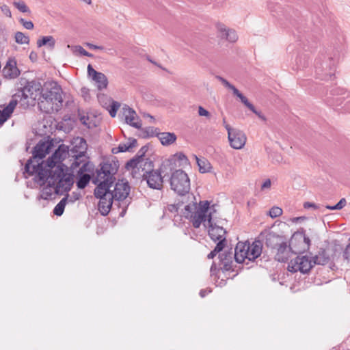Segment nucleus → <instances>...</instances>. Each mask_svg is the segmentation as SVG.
<instances>
[{
    "label": "nucleus",
    "mask_w": 350,
    "mask_h": 350,
    "mask_svg": "<svg viewBox=\"0 0 350 350\" xmlns=\"http://www.w3.org/2000/svg\"><path fill=\"white\" fill-rule=\"evenodd\" d=\"M29 58H30L32 61L36 60V58H37V55H36V53L32 51V52L30 53V55H29Z\"/></svg>",
    "instance_id": "nucleus-62"
},
{
    "label": "nucleus",
    "mask_w": 350,
    "mask_h": 350,
    "mask_svg": "<svg viewBox=\"0 0 350 350\" xmlns=\"http://www.w3.org/2000/svg\"><path fill=\"white\" fill-rule=\"evenodd\" d=\"M220 262L222 267H221L225 271H229L232 267V253L224 252L219 255Z\"/></svg>",
    "instance_id": "nucleus-27"
},
{
    "label": "nucleus",
    "mask_w": 350,
    "mask_h": 350,
    "mask_svg": "<svg viewBox=\"0 0 350 350\" xmlns=\"http://www.w3.org/2000/svg\"><path fill=\"white\" fill-rule=\"evenodd\" d=\"M180 204L178 203L177 204H170L167 206V209L169 211L172 213H176L178 212V209L180 208Z\"/></svg>",
    "instance_id": "nucleus-51"
},
{
    "label": "nucleus",
    "mask_w": 350,
    "mask_h": 350,
    "mask_svg": "<svg viewBox=\"0 0 350 350\" xmlns=\"http://www.w3.org/2000/svg\"><path fill=\"white\" fill-rule=\"evenodd\" d=\"M116 172L117 168L110 163H103L100 165V168L96 170V174L93 180V183L97 185L94 189L96 198L109 197L113 194L110 187L116 180L114 175Z\"/></svg>",
    "instance_id": "nucleus-3"
},
{
    "label": "nucleus",
    "mask_w": 350,
    "mask_h": 350,
    "mask_svg": "<svg viewBox=\"0 0 350 350\" xmlns=\"http://www.w3.org/2000/svg\"><path fill=\"white\" fill-rule=\"evenodd\" d=\"M92 80L96 82L98 89L100 90L105 89L107 87V85H108L107 78L102 72H100Z\"/></svg>",
    "instance_id": "nucleus-33"
},
{
    "label": "nucleus",
    "mask_w": 350,
    "mask_h": 350,
    "mask_svg": "<svg viewBox=\"0 0 350 350\" xmlns=\"http://www.w3.org/2000/svg\"><path fill=\"white\" fill-rule=\"evenodd\" d=\"M72 148L69 150L70 154H85L87 150V144L82 137H77L72 142Z\"/></svg>",
    "instance_id": "nucleus-23"
},
{
    "label": "nucleus",
    "mask_w": 350,
    "mask_h": 350,
    "mask_svg": "<svg viewBox=\"0 0 350 350\" xmlns=\"http://www.w3.org/2000/svg\"><path fill=\"white\" fill-rule=\"evenodd\" d=\"M291 253V248L284 241L275 249V259L278 262L287 260Z\"/></svg>",
    "instance_id": "nucleus-19"
},
{
    "label": "nucleus",
    "mask_w": 350,
    "mask_h": 350,
    "mask_svg": "<svg viewBox=\"0 0 350 350\" xmlns=\"http://www.w3.org/2000/svg\"><path fill=\"white\" fill-rule=\"evenodd\" d=\"M282 214V209L278 206L272 207L269 213V216L271 218H275L280 216Z\"/></svg>",
    "instance_id": "nucleus-44"
},
{
    "label": "nucleus",
    "mask_w": 350,
    "mask_h": 350,
    "mask_svg": "<svg viewBox=\"0 0 350 350\" xmlns=\"http://www.w3.org/2000/svg\"><path fill=\"white\" fill-rule=\"evenodd\" d=\"M176 162H178V166H185L189 164L187 157L182 152L175 154L171 159H168L165 163L162 165V170L170 169L172 170L176 166Z\"/></svg>",
    "instance_id": "nucleus-16"
},
{
    "label": "nucleus",
    "mask_w": 350,
    "mask_h": 350,
    "mask_svg": "<svg viewBox=\"0 0 350 350\" xmlns=\"http://www.w3.org/2000/svg\"><path fill=\"white\" fill-rule=\"evenodd\" d=\"M344 257L350 260V243L347 245L345 252H344Z\"/></svg>",
    "instance_id": "nucleus-55"
},
{
    "label": "nucleus",
    "mask_w": 350,
    "mask_h": 350,
    "mask_svg": "<svg viewBox=\"0 0 350 350\" xmlns=\"http://www.w3.org/2000/svg\"><path fill=\"white\" fill-rule=\"evenodd\" d=\"M217 29L221 38L226 39L230 42H234L237 40L238 36L236 31L232 29L228 28L225 25L218 24Z\"/></svg>",
    "instance_id": "nucleus-20"
},
{
    "label": "nucleus",
    "mask_w": 350,
    "mask_h": 350,
    "mask_svg": "<svg viewBox=\"0 0 350 350\" xmlns=\"http://www.w3.org/2000/svg\"><path fill=\"white\" fill-rule=\"evenodd\" d=\"M49 146L46 143H39L36 146L33 152V159H32L34 164H36L37 161L40 163L39 161L36 160V159H39L40 160L44 158L45 156L49 152ZM29 160H31V159Z\"/></svg>",
    "instance_id": "nucleus-22"
},
{
    "label": "nucleus",
    "mask_w": 350,
    "mask_h": 350,
    "mask_svg": "<svg viewBox=\"0 0 350 350\" xmlns=\"http://www.w3.org/2000/svg\"><path fill=\"white\" fill-rule=\"evenodd\" d=\"M19 22L27 29H32L34 27L33 23L30 21H25L24 18H20Z\"/></svg>",
    "instance_id": "nucleus-47"
},
{
    "label": "nucleus",
    "mask_w": 350,
    "mask_h": 350,
    "mask_svg": "<svg viewBox=\"0 0 350 350\" xmlns=\"http://www.w3.org/2000/svg\"><path fill=\"white\" fill-rule=\"evenodd\" d=\"M245 105L253 113H254L260 120L262 121H266L267 119L265 116L260 111H257L252 103L247 102Z\"/></svg>",
    "instance_id": "nucleus-41"
},
{
    "label": "nucleus",
    "mask_w": 350,
    "mask_h": 350,
    "mask_svg": "<svg viewBox=\"0 0 350 350\" xmlns=\"http://www.w3.org/2000/svg\"><path fill=\"white\" fill-rule=\"evenodd\" d=\"M230 90H231L233 92V94L237 96L240 100L244 104V105H246V103L248 101L247 98L243 96L239 90L238 89H237L233 85H232L230 88H229Z\"/></svg>",
    "instance_id": "nucleus-40"
},
{
    "label": "nucleus",
    "mask_w": 350,
    "mask_h": 350,
    "mask_svg": "<svg viewBox=\"0 0 350 350\" xmlns=\"http://www.w3.org/2000/svg\"><path fill=\"white\" fill-rule=\"evenodd\" d=\"M198 114L200 116H205L207 118H209L211 116L210 113L202 106L198 107Z\"/></svg>",
    "instance_id": "nucleus-49"
},
{
    "label": "nucleus",
    "mask_w": 350,
    "mask_h": 350,
    "mask_svg": "<svg viewBox=\"0 0 350 350\" xmlns=\"http://www.w3.org/2000/svg\"><path fill=\"white\" fill-rule=\"evenodd\" d=\"M55 40L51 36H43L42 38L37 40V46L41 47L42 46H47V47L52 50L55 48Z\"/></svg>",
    "instance_id": "nucleus-30"
},
{
    "label": "nucleus",
    "mask_w": 350,
    "mask_h": 350,
    "mask_svg": "<svg viewBox=\"0 0 350 350\" xmlns=\"http://www.w3.org/2000/svg\"><path fill=\"white\" fill-rule=\"evenodd\" d=\"M271 183L270 179H267L261 185V189L264 190L266 189H269L271 187Z\"/></svg>",
    "instance_id": "nucleus-53"
},
{
    "label": "nucleus",
    "mask_w": 350,
    "mask_h": 350,
    "mask_svg": "<svg viewBox=\"0 0 350 350\" xmlns=\"http://www.w3.org/2000/svg\"><path fill=\"white\" fill-rule=\"evenodd\" d=\"M228 131V138L230 145L234 149L242 148L246 142V137L243 131L239 129L232 128L230 126H226Z\"/></svg>",
    "instance_id": "nucleus-10"
},
{
    "label": "nucleus",
    "mask_w": 350,
    "mask_h": 350,
    "mask_svg": "<svg viewBox=\"0 0 350 350\" xmlns=\"http://www.w3.org/2000/svg\"><path fill=\"white\" fill-rule=\"evenodd\" d=\"M144 180H145L150 188L154 189H161L163 186V177L161 172L158 170H150L146 171L142 174Z\"/></svg>",
    "instance_id": "nucleus-12"
},
{
    "label": "nucleus",
    "mask_w": 350,
    "mask_h": 350,
    "mask_svg": "<svg viewBox=\"0 0 350 350\" xmlns=\"http://www.w3.org/2000/svg\"><path fill=\"white\" fill-rule=\"evenodd\" d=\"M217 78L222 83V84L229 88L232 84L230 83L226 79H225L224 78L221 77H219V76H217Z\"/></svg>",
    "instance_id": "nucleus-54"
},
{
    "label": "nucleus",
    "mask_w": 350,
    "mask_h": 350,
    "mask_svg": "<svg viewBox=\"0 0 350 350\" xmlns=\"http://www.w3.org/2000/svg\"><path fill=\"white\" fill-rule=\"evenodd\" d=\"M98 210L103 215H107L113 204L115 198L113 197V194L109 197H101L99 198Z\"/></svg>",
    "instance_id": "nucleus-24"
},
{
    "label": "nucleus",
    "mask_w": 350,
    "mask_h": 350,
    "mask_svg": "<svg viewBox=\"0 0 350 350\" xmlns=\"http://www.w3.org/2000/svg\"><path fill=\"white\" fill-rule=\"evenodd\" d=\"M100 73V72H97L96 70H95L91 64H89L88 66V76L90 77L92 79H94V78L95 77H96L98 74Z\"/></svg>",
    "instance_id": "nucleus-48"
},
{
    "label": "nucleus",
    "mask_w": 350,
    "mask_h": 350,
    "mask_svg": "<svg viewBox=\"0 0 350 350\" xmlns=\"http://www.w3.org/2000/svg\"><path fill=\"white\" fill-rule=\"evenodd\" d=\"M284 241L282 237L269 233L266 237L265 244L268 247L275 250Z\"/></svg>",
    "instance_id": "nucleus-25"
},
{
    "label": "nucleus",
    "mask_w": 350,
    "mask_h": 350,
    "mask_svg": "<svg viewBox=\"0 0 350 350\" xmlns=\"http://www.w3.org/2000/svg\"><path fill=\"white\" fill-rule=\"evenodd\" d=\"M21 97V95L19 93L18 94H15L13 96L12 99L10 101L9 104L5 107V109H6V111L12 113L16 105L18 103L21 105V103L19 102Z\"/></svg>",
    "instance_id": "nucleus-35"
},
{
    "label": "nucleus",
    "mask_w": 350,
    "mask_h": 350,
    "mask_svg": "<svg viewBox=\"0 0 350 350\" xmlns=\"http://www.w3.org/2000/svg\"><path fill=\"white\" fill-rule=\"evenodd\" d=\"M25 173L29 176L36 174V181L43 187L40 198L44 200L51 198L53 193L62 195L68 192L74 183L72 173L64 165L49 170L44 168L42 163L37 161L34 164L32 160H28Z\"/></svg>",
    "instance_id": "nucleus-1"
},
{
    "label": "nucleus",
    "mask_w": 350,
    "mask_h": 350,
    "mask_svg": "<svg viewBox=\"0 0 350 350\" xmlns=\"http://www.w3.org/2000/svg\"><path fill=\"white\" fill-rule=\"evenodd\" d=\"M314 265H325L327 264L330 260L329 255L327 254L326 250H322L319 252L318 254L314 257H312Z\"/></svg>",
    "instance_id": "nucleus-29"
},
{
    "label": "nucleus",
    "mask_w": 350,
    "mask_h": 350,
    "mask_svg": "<svg viewBox=\"0 0 350 350\" xmlns=\"http://www.w3.org/2000/svg\"><path fill=\"white\" fill-rule=\"evenodd\" d=\"M70 156V152L68 146L64 144L60 145L55 152L48 158L47 165L51 167L50 170H53L56 167L64 165L68 169V167L65 164L62 163V161Z\"/></svg>",
    "instance_id": "nucleus-9"
},
{
    "label": "nucleus",
    "mask_w": 350,
    "mask_h": 350,
    "mask_svg": "<svg viewBox=\"0 0 350 350\" xmlns=\"http://www.w3.org/2000/svg\"><path fill=\"white\" fill-rule=\"evenodd\" d=\"M248 241L239 242L234 249V258L238 263H242L247 259Z\"/></svg>",
    "instance_id": "nucleus-17"
},
{
    "label": "nucleus",
    "mask_w": 350,
    "mask_h": 350,
    "mask_svg": "<svg viewBox=\"0 0 350 350\" xmlns=\"http://www.w3.org/2000/svg\"><path fill=\"white\" fill-rule=\"evenodd\" d=\"M66 202L67 198H62L61 201L55 206L53 209V214L57 216H61L64 213Z\"/></svg>",
    "instance_id": "nucleus-36"
},
{
    "label": "nucleus",
    "mask_w": 350,
    "mask_h": 350,
    "mask_svg": "<svg viewBox=\"0 0 350 350\" xmlns=\"http://www.w3.org/2000/svg\"><path fill=\"white\" fill-rule=\"evenodd\" d=\"M224 247L225 245H224V243L222 241L218 242L215 249L208 254V258H213L217 255V253L223 250Z\"/></svg>",
    "instance_id": "nucleus-39"
},
{
    "label": "nucleus",
    "mask_w": 350,
    "mask_h": 350,
    "mask_svg": "<svg viewBox=\"0 0 350 350\" xmlns=\"http://www.w3.org/2000/svg\"><path fill=\"white\" fill-rule=\"evenodd\" d=\"M326 208H327L329 210H338V208H336V204L334 206L327 205V206H326Z\"/></svg>",
    "instance_id": "nucleus-63"
},
{
    "label": "nucleus",
    "mask_w": 350,
    "mask_h": 350,
    "mask_svg": "<svg viewBox=\"0 0 350 350\" xmlns=\"http://www.w3.org/2000/svg\"><path fill=\"white\" fill-rule=\"evenodd\" d=\"M14 39L16 43L20 44H29V38L28 36H26L25 33L21 31H17L15 33Z\"/></svg>",
    "instance_id": "nucleus-37"
},
{
    "label": "nucleus",
    "mask_w": 350,
    "mask_h": 350,
    "mask_svg": "<svg viewBox=\"0 0 350 350\" xmlns=\"http://www.w3.org/2000/svg\"><path fill=\"white\" fill-rule=\"evenodd\" d=\"M248 249L247 253V259L250 261L254 260L258 256H260L262 253V244L260 241L256 240L254 241L252 244L248 242Z\"/></svg>",
    "instance_id": "nucleus-21"
},
{
    "label": "nucleus",
    "mask_w": 350,
    "mask_h": 350,
    "mask_svg": "<svg viewBox=\"0 0 350 350\" xmlns=\"http://www.w3.org/2000/svg\"><path fill=\"white\" fill-rule=\"evenodd\" d=\"M337 54H327L319 57L315 63V72L321 79H331L334 75L338 62Z\"/></svg>",
    "instance_id": "nucleus-5"
},
{
    "label": "nucleus",
    "mask_w": 350,
    "mask_h": 350,
    "mask_svg": "<svg viewBox=\"0 0 350 350\" xmlns=\"http://www.w3.org/2000/svg\"><path fill=\"white\" fill-rule=\"evenodd\" d=\"M42 86L41 83L36 81H27L22 88L21 95L19 102L23 108H27L29 105H33L38 96L42 94Z\"/></svg>",
    "instance_id": "nucleus-6"
},
{
    "label": "nucleus",
    "mask_w": 350,
    "mask_h": 350,
    "mask_svg": "<svg viewBox=\"0 0 350 350\" xmlns=\"http://www.w3.org/2000/svg\"><path fill=\"white\" fill-rule=\"evenodd\" d=\"M86 46L90 49H93V50H97V49H100V50H102L103 49V47L101 46H97V45H95V44H93L92 43H86Z\"/></svg>",
    "instance_id": "nucleus-57"
},
{
    "label": "nucleus",
    "mask_w": 350,
    "mask_h": 350,
    "mask_svg": "<svg viewBox=\"0 0 350 350\" xmlns=\"http://www.w3.org/2000/svg\"><path fill=\"white\" fill-rule=\"evenodd\" d=\"M296 67H293V70H299L307 66L308 58L305 55H300L296 58Z\"/></svg>",
    "instance_id": "nucleus-34"
},
{
    "label": "nucleus",
    "mask_w": 350,
    "mask_h": 350,
    "mask_svg": "<svg viewBox=\"0 0 350 350\" xmlns=\"http://www.w3.org/2000/svg\"><path fill=\"white\" fill-rule=\"evenodd\" d=\"M122 113L126 124L136 129L141 128L142 125V122L133 109L125 105L122 107Z\"/></svg>",
    "instance_id": "nucleus-15"
},
{
    "label": "nucleus",
    "mask_w": 350,
    "mask_h": 350,
    "mask_svg": "<svg viewBox=\"0 0 350 350\" xmlns=\"http://www.w3.org/2000/svg\"><path fill=\"white\" fill-rule=\"evenodd\" d=\"M126 167L128 170H133L136 173L137 171L139 172L140 170L143 173L146 171H150L153 167V163L148 159H145L142 157H136L129 160L126 164Z\"/></svg>",
    "instance_id": "nucleus-11"
},
{
    "label": "nucleus",
    "mask_w": 350,
    "mask_h": 350,
    "mask_svg": "<svg viewBox=\"0 0 350 350\" xmlns=\"http://www.w3.org/2000/svg\"><path fill=\"white\" fill-rule=\"evenodd\" d=\"M313 266L314 262L312 256L307 255L298 256L288 262V270L293 273L300 271L301 273H307Z\"/></svg>",
    "instance_id": "nucleus-8"
},
{
    "label": "nucleus",
    "mask_w": 350,
    "mask_h": 350,
    "mask_svg": "<svg viewBox=\"0 0 350 350\" xmlns=\"http://www.w3.org/2000/svg\"><path fill=\"white\" fill-rule=\"evenodd\" d=\"M211 291H207L206 289H202L200 291V295L202 297H204Z\"/></svg>",
    "instance_id": "nucleus-61"
},
{
    "label": "nucleus",
    "mask_w": 350,
    "mask_h": 350,
    "mask_svg": "<svg viewBox=\"0 0 350 350\" xmlns=\"http://www.w3.org/2000/svg\"><path fill=\"white\" fill-rule=\"evenodd\" d=\"M148 148L146 146H144L143 147H142L140 148V150H139L138 153H137V157H144V155L145 154V153L148 150Z\"/></svg>",
    "instance_id": "nucleus-56"
},
{
    "label": "nucleus",
    "mask_w": 350,
    "mask_h": 350,
    "mask_svg": "<svg viewBox=\"0 0 350 350\" xmlns=\"http://www.w3.org/2000/svg\"><path fill=\"white\" fill-rule=\"evenodd\" d=\"M13 4L20 12L28 14L31 13L29 8L27 6L24 1H14Z\"/></svg>",
    "instance_id": "nucleus-38"
},
{
    "label": "nucleus",
    "mask_w": 350,
    "mask_h": 350,
    "mask_svg": "<svg viewBox=\"0 0 350 350\" xmlns=\"http://www.w3.org/2000/svg\"><path fill=\"white\" fill-rule=\"evenodd\" d=\"M62 90L54 81H47L42 90V98L49 105L53 112L59 111L62 107Z\"/></svg>",
    "instance_id": "nucleus-4"
},
{
    "label": "nucleus",
    "mask_w": 350,
    "mask_h": 350,
    "mask_svg": "<svg viewBox=\"0 0 350 350\" xmlns=\"http://www.w3.org/2000/svg\"><path fill=\"white\" fill-rule=\"evenodd\" d=\"M69 157L73 159V161L70 165V169L74 171L77 167H79V172H91V166L88 161H87L85 154H70Z\"/></svg>",
    "instance_id": "nucleus-13"
},
{
    "label": "nucleus",
    "mask_w": 350,
    "mask_h": 350,
    "mask_svg": "<svg viewBox=\"0 0 350 350\" xmlns=\"http://www.w3.org/2000/svg\"><path fill=\"white\" fill-rule=\"evenodd\" d=\"M79 178L77 181V186L79 189H84L88 184L89 183L91 176L88 174H85V172H78Z\"/></svg>",
    "instance_id": "nucleus-32"
},
{
    "label": "nucleus",
    "mask_w": 350,
    "mask_h": 350,
    "mask_svg": "<svg viewBox=\"0 0 350 350\" xmlns=\"http://www.w3.org/2000/svg\"><path fill=\"white\" fill-rule=\"evenodd\" d=\"M3 75L7 79H15L20 75V70L17 68L16 62L10 59L2 70Z\"/></svg>",
    "instance_id": "nucleus-18"
},
{
    "label": "nucleus",
    "mask_w": 350,
    "mask_h": 350,
    "mask_svg": "<svg viewBox=\"0 0 350 350\" xmlns=\"http://www.w3.org/2000/svg\"><path fill=\"white\" fill-rule=\"evenodd\" d=\"M12 113L8 111L6 109H3V110H0V126H2L11 116Z\"/></svg>",
    "instance_id": "nucleus-42"
},
{
    "label": "nucleus",
    "mask_w": 350,
    "mask_h": 350,
    "mask_svg": "<svg viewBox=\"0 0 350 350\" xmlns=\"http://www.w3.org/2000/svg\"><path fill=\"white\" fill-rule=\"evenodd\" d=\"M272 159H273L275 162H276V163H280V162H282V156H281L280 154H278V153H275V154H274V155H273V158H272Z\"/></svg>",
    "instance_id": "nucleus-58"
},
{
    "label": "nucleus",
    "mask_w": 350,
    "mask_h": 350,
    "mask_svg": "<svg viewBox=\"0 0 350 350\" xmlns=\"http://www.w3.org/2000/svg\"><path fill=\"white\" fill-rule=\"evenodd\" d=\"M159 139L163 146H170L176 140V135L174 133L163 132L157 134Z\"/></svg>",
    "instance_id": "nucleus-28"
},
{
    "label": "nucleus",
    "mask_w": 350,
    "mask_h": 350,
    "mask_svg": "<svg viewBox=\"0 0 350 350\" xmlns=\"http://www.w3.org/2000/svg\"><path fill=\"white\" fill-rule=\"evenodd\" d=\"M304 241H305V243H306L307 244H309V243H310V239H309L308 237H304Z\"/></svg>",
    "instance_id": "nucleus-64"
},
{
    "label": "nucleus",
    "mask_w": 350,
    "mask_h": 350,
    "mask_svg": "<svg viewBox=\"0 0 350 350\" xmlns=\"http://www.w3.org/2000/svg\"><path fill=\"white\" fill-rule=\"evenodd\" d=\"M216 213L215 206H210L207 200L196 202L186 205L183 211L184 217L189 220L195 228H198L202 224L205 228H208V235L211 239L218 242L222 241L226 244V230L217 225L215 221Z\"/></svg>",
    "instance_id": "nucleus-2"
},
{
    "label": "nucleus",
    "mask_w": 350,
    "mask_h": 350,
    "mask_svg": "<svg viewBox=\"0 0 350 350\" xmlns=\"http://www.w3.org/2000/svg\"><path fill=\"white\" fill-rule=\"evenodd\" d=\"M198 166L199 167V171L201 173H206L211 170V165L208 161L204 158L200 159L196 155H193Z\"/></svg>",
    "instance_id": "nucleus-31"
},
{
    "label": "nucleus",
    "mask_w": 350,
    "mask_h": 350,
    "mask_svg": "<svg viewBox=\"0 0 350 350\" xmlns=\"http://www.w3.org/2000/svg\"><path fill=\"white\" fill-rule=\"evenodd\" d=\"M137 146V140L135 139L130 138L126 143L120 144L118 147L112 148V152L113 154H118L120 152H124L126 151H130L131 149Z\"/></svg>",
    "instance_id": "nucleus-26"
},
{
    "label": "nucleus",
    "mask_w": 350,
    "mask_h": 350,
    "mask_svg": "<svg viewBox=\"0 0 350 350\" xmlns=\"http://www.w3.org/2000/svg\"><path fill=\"white\" fill-rule=\"evenodd\" d=\"M130 191V186L128 182L124 180H118L115 185L113 197L115 201H122L126 198Z\"/></svg>",
    "instance_id": "nucleus-14"
},
{
    "label": "nucleus",
    "mask_w": 350,
    "mask_h": 350,
    "mask_svg": "<svg viewBox=\"0 0 350 350\" xmlns=\"http://www.w3.org/2000/svg\"><path fill=\"white\" fill-rule=\"evenodd\" d=\"M332 92H333V94H343L345 91L342 88H338L332 90Z\"/></svg>",
    "instance_id": "nucleus-60"
},
{
    "label": "nucleus",
    "mask_w": 350,
    "mask_h": 350,
    "mask_svg": "<svg viewBox=\"0 0 350 350\" xmlns=\"http://www.w3.org/2000/svg\"><path fill=\"white\" fill-rule=\"evenodd\" d=\"M73 52L74 53H78L81 55L86 56V57H93V55L88 53L87 51H85L81 46L77 45L73 47Z\"/></svg>",
    "instance_id": "nucleus-43"
},
{
    "label": "nucleus",
    "mask_w": 350,
    "mask_h": 350,
    "mask_svg": "<svg viewBox=\"0 0 350 350\" xmlns=\"http://www.w3.org/2000/svg\"><path fill=\"white\" fill-rule=\"evenodd\" d=\"M171 189L178 195L184 196L190 190V180L182 170H175L170 177Z\"/></svg>",
    "instance_id": "nucleus-7"
},
{
    "label": "nucleus",
    "mask_w": 350,
    "mask_h": 350,
    "mask_svg": "<svg viewBox=\"0 0 350 350\" xmlns=\"http://www.w3.org/2000/svg\"><path fill=\"white\" fill-rule=\"evenodd\" d=\"M1 10L2 11V12L6 16H8V17H11V11L9 8V7L7 5H2L1 6Z\"/></svg>",
    "instance_id": "nucleus-50"
},
{
    "label": "nucleus",
    "mask_w": 350,
    "mask_h": 350,
    "mask_svg": "<svg viewBox=\"0 0 350 350\" xmlns=\"http://www.w3.org/2000/svg\"><path fill=\"white\" fill-rule=\"evenodd\" d=\"M347 204V201L345 198H341L340 201L336 204V208H338V210L342 209Z\"/></svg>",
    "instance_id": "nucleus-52"
},
{
    "label": "nucleus",
    "mask_w": 350,
    "mask_h": 350,
    "mask_svg": "<svg viewBox=\"0 0 350 350\" xmlns=\"http://www.w3.org/2000/svg\"><path fill=\"white\" fill-rule=\"evenodd\" d=\"M120 105L119 103L113 101L110 106V109L109 110V114L111 117H115L116 116V113L118 109H119Z\"/></svg>",
    "instance_id": "nucleus-45"
},
{
    "label": "nucleus",
    "mask_w": 350,
    "mask_h": 350,
    "mask_svg": "<svg viewBox=\"0 0 350 350\" xmlns=\"http://www.w3.org/2000/svg\"><path fill=\"white\" fill-rule=\"evenodd\" d=\"M157 133L155 132V130L153 127H146L143 131V137H152Z\"/></svg>",
    "instance_id": "nucleus-46"
},
{
    "label": "nucleus",
    "mask_w": 350,
    "mask_h": 350,
    "mask_svg": "<svg viewBox=\"0 0 350 350\" xmlns=\"http://www.w3.org/2000/svg\"><path fill=\"white\" fill-rule=\"evenodd\" d=\"M304 207L305 208H317V206L314 204V203H312V202H305L304 204Z\"/></svg>",
    "instance_id": "nucleus-59"
}]
</instances>
